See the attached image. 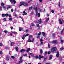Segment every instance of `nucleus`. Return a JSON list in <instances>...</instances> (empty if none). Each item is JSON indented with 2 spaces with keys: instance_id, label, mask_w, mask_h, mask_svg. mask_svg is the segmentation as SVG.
<instances>
[{
  "instance_id": "ea45409f",
  "label": "nucleus",
  "mask_w": 64,
  "mask_h": 64,
  "mask_svg": "<svg viewBox=\"0 0 64 64\" xmlns=\"http://www.w3.org/2000/svg\"><path fill=\"white\" fill-rule=\"evenodd\" d=\"M50 48V46L49 44H48V49H49Z\"/></svg>"
},
{
  "instance_id": "052dcab7",
  "label": "nucleus",
  "mask_w": 64,
  "mask_h": 64,
  "mask_svg": "<svg viewBox=\"0 0 64 64\" xmlns=\"http://www.w3.org/2000/svg\"><path fill=\"white\" fill-rule=\"evenodd\" d=\"M1 5L2 6H4V4L3 3H2L1 4Z\"/></svg>"
},
{
  "instance_id": "4be33fe9",
  "label": "nucleus",
  "mask_w": 64,
  "mask_h": 64,
  "mask_svg": "<svg viewBox=\"0 0 64 64\" xmlns=\"http://www.w3.org/2000/svg\"><path fill=\"white\" fill-rule=\"evenodd\" d=\"M32 26L33 27H34L35 26V24L33 23H32Z\"/></svg>"
},
{
  "instance_id": "58836bf2",
  "label": "nucleus",
  "mask_w": 64,
  "mask_h": 64,
  "mask_svg": "<svg viewBox=\"0 0 64 64\" xmlns=\"http://www.w3.org/2000/svg\"><path fill=\"white\" fill-rule=\"evenodd\" d=\"M0 46H3V44L1 43H0Z\"/></svg>"
},
{
  "instance_id": "8fccbe9b",
  "label": "nucleus",
  "mask_w": 64,
  "mask_h": 64,
  "mask_svg": "<svg viewBox=\"0 0 64 64\" xmlns=\"http://www.w3.org/2000/svg\"><path fill=\"white\" fill-rule=\"evenodd\" d=\"M5 15V16H6V17H7V16H8V14H6Z\"/></svg>"
},
{
  "instance_id": "a878e982",
  "label": "nucleus",
  "mask_w": 64,
  "mask_h": 64,
  "mask_svg": "<svg viewBox=\"0 0 64 64\" xmlns=\"http://www.w3.org/2000/svg\"><path fill=\"white\" fill-rule=\"evenodd\" d=\"M12 33L13 34H17V32H12Z\"/></svg>"
},
{
  "instance_id": "0eeeda50",
  "label": "nucleus",
  "mask_w": 64,
  "mask_h": 64,
  "mask_svg": "<svg viewBox=\"0 0 64 64\" xmlns=\"http://www.w3.org/2000/svg\"><path fill=\"white\" fill-rule=\"evenodd\" d=\"M59 55H60V54H59V52H57V54H56V57H59Z\"/></svg>"
},
{
  "instance_id": "4d7b16f0",
  "label": "nucleus",
  "mask_w": 64,
  "mask_h": 64,
  "mask_svg": "<svg viewBox=\"0 0 64 64\" xmlns=\"http://www.w3.org/2000/svg\"><path fill=\"white\" fill-rule=\"evenodd\" d=\"M4 21H6V19L5 18L4 19Z\"/></svg>"
},
{
  "instance_id": "13d9d810",
  "label": "nucleus",
  "mask_w": 64,
  "mask_h": 64,
  "mask_svg": "<svg viewBox=\"0 0 64 64\" xmlns=\"http://www.w3.org/2000/svg\"><path fill=\"white\" fill-rule=\"evenodd\" d=\"M59 7H60V2L58 4Z\"/></svg>"
},
{
  "instance_id": "2eb2a0df",
  "label": "nucleus",
  "mask_w": 64,
  "mask_h": 64,
  "mask_svg": "<svg viewBox=\"0 0 64 64\" xmlns=\"http://www.w3.org/2000/svg\"><path fill=\"white\" fill-rule=\"evenodd\" d=\"M38 11H39L40 12H42V10L40 9V8H38Z\"/></svg>"
},
{
  "instance_id": "39448f33",
  "label": "nucleus",
  "mask_w": 64,
  "mask_h": 64,
  "mask_svg": "<svg viewBox=\"0 0 64 64\" xmlns=\"http://www.w3.org/2000/svg\"><path fill=\"white\" fill-rule=\"evenodd\" d=\"M57 41L56 40H54L52 42H50V43H52V44H57L58 42H57Z\"/></svg>"
},
{
  "instance_id": "dca6fc26",
  "label": "nucleus",
  "mask_w": 64,
  "mask_h": 64,
  "mask_svg": "<svg viewBox=\"0 0 64 64\" xmlns=\"http://www.w3.org/2000/svg\"><path fill=\"white\" fill-rule=\"evenodd\" d=\"M23 60H20V62H19L18 64H21V63H22V62H23Z\"/></svg>"
},
{
  "instance_id": "f8f14e48",
  "label": "nucleus",
  "mask_w": 64,
  "mask_h": 64,
  "mask_svg": "<svg viewBox=\"0 0 64 64\" xmlns=\"http://www.w3.org/2000/svg\"><path fill=\"white\" fill-rule=\"evenodd\" d=\"M26 51V50L25 49H22L20 50V52H25Z\"/></svg>"
},
{
  "instance_id": "c85d7f7f",
  "label": "nucleus",
  "mask_w": 64,
  "mask_h": 64,
  "mask_svg": "<svg viewBox=\"0 0 64 64\" xmlns=\"http://www.w3.org/2000/svg\"><path fill=\"white\" fill-rule=\"evenodd\" d=\"M32 6H31L29 8V10H32Z\"/></svg>"
},
{
  "instance_id": "cd10ccee",
  "label": "nucleus",
  "mask_w": 64,
  "mask_h": 64,
  "mask_svg": "<svg viewBox=\"0 0 64 64\" xmlns=\"http://www.w3.org/2000/svg\"><path fill=\"white\" fill-rule=\"evenodd\" d=\"M28 42H32L31 40H30V39L28 40Z\"/></svg>"
},
{
  "instance_id": "3c124183",
  "label": "nucleus",
  "mask_w": 64,
  "mask_h": 64,
  "mask_svg": "<svg viewBox=\"0 0 64 64\" xmlns=\"http://www.w3.org/2000/svg\"><path fill=\"white\" fill-rule=\"evenodd\" d=\"M38 23L39 24H41L42 23V22L40 21Z\"/></svg>"
},
{
  "instance_id": "de8ad7c7",
  "label": "nucleus",
  "mask_w": 64,
  "mask_h": 64,
  "mask_svg": "<svg viewBox=\"0 0 64 64\" xmlns=\"http://www.w3.org/2000/svg\"><path fill=\"white\" fill-rule=\"evenodd\" d=\"M41 45H43V42H41Z\"/></svg>"
},
{
  "instance_id": "9d476101",
  "label": "nucleus",
  "mask_w": 64,
  "mask_h": 64,
  "mask_svg": "<svg viewBox=\"0 0 64 64\" xmlns=\"http://www.w3.org/2000/svg\"><path fill=\"white\" fill-rule=\"evenodd\" d=\"M31 50H30V48H28L27 50V53H29V51H30Z\"/></svg>"
},
{
  "instance_id": "7ed1b4c3",
  "label": "nucleus",
  "mask_w": 64,
  "mask_h": 64,
  "mask_svg": "<svg viewBox=\"0 0 64 64\" xmlns=\"http://www.w3.org/2000/svg\"><path fill=\"white\" fill-rule=\"evenodd\" d=\"M56 50H57V48H52L51 50V51L52 53H53V52H54L56 51Z\"/></svg>"
},
{
  "instance_id": "20e7f679",
  "label": "nucleus",
  "mask_w": 64,
  "mask_h": 64,
  "mask_svg": "<svg viewBox=\"0 0 64 64\" xmlns=\"http://www.w3.org/2000/svg\"><path fill=\"white\" fill-rule=\"evenodd\" d=\"M34 10H35L36 12V16L38 15V8L36 7V8H34Z\"/></svg>"
},
{
  "instance_id": "09e8293b",
  "label": "nucleus",
  "mask_w": 64,
  "mask_h": 64,
  "mask_svg": "<svg viewBox=\"0 0 64 64\" xmlns=\"http://www.w3.org/2000/svg\"><path fill=\"white\" fill-rule=\"evenodd\" d=\"M40 37V36L38 35L37 37V38H39Z\"/></svg>"
},
{
  "instance_id": "aec40b11",
  "label": "nucleus",
  "mask_w": 64,
  "mask_h": 64,
  "mask_svg": "<svg viewBox=\"0 0 64 64\" xmlns=\"http://www.w3.org/2000/svg\"><path fill=\"white\" fill-rule=\"evenodd\" d=\"M29 54L30 55H31L32 56H34V54L32 53H29Z\"/></svg>"
},
{
  "instance_id": "4c0bfd02",
  "label": "nucleus",
  "mask_w": 64,
  "mask_h": 64,
  "mask_svg": "<svg viewBox=\"0 0 64 64\" xmlns=\"http://www.w3.org/2000/svg\"><path fill=\"white\" fill-rule=\"evenodd\" d=\"M34 38H33L32 40H31L32 42L33 43V42H34Z\"/></svg>"
},
{
  "instance_id": "c9c22d12",
  "label": "nucleus",
  "mask_w": 64,
  "mask_h": 64,
  "mask_svg": "<svg viewBox=\"0 0 64 64\" xmlns=\"http://www.w3.org/2000/svg\"><path fill=\"white\" fill-rule=\"evenodd\" d=\"M2 17H5V15L4 14H3L2 15Z\"/></svg>"
},
{
  "instance_id": "79ce46f5",
  "label": "nucleus",
  "mask_w": 64,
  "mask_h": 64,
  "mask_svg": "<svg viewBox=\"0 0 64 64\" xmlns=\"http://www.w3.org/2000/svg\"><path fill=\"white\" fill-rule=\"evenodd\" d=\"M52 13H54V11L53 10H52Z\"/></svg>"
},
{
  "instance_id": "6ab92c4d",
  "label": "nucleus",
  "mask_w": 64,
  "mask_h": 64,
  "mask_svg": "<svg viewBox=\"0 0 64 64\" xmlns=\"http://www.w3.org/2000/svg\"><path fill=\"white\" fill-rule=\"evenodd\" d=\"M10 57L9 56H8L7 57V61H8L9 60V58Z\"/></svg>"
},
{
  "instance_id": "49530a36",
  "label": "nucleus",
  "mask_w": 64,
  "mask_h": 64,
  "mask_svg": "<svg viewBox=\"0 0 64 64\" xmlns=\"http://www.w3.org/2000/svg\"><path fill=\"white\" fill-rule=\"evenodd\" d=\"M35 58L36 59H37L38 58V56H36L35 57Z\"/></svg>"
},
{
  "instance_id": "a18cd8bd",
  "label": "nucleus",
  "mask_w": 64,
  "mask_h": 64,
  "mask_svg": "<svg viewBox=\"0 0 64 64\" xmlns=\"http://www.w3.org/2000/svg\"><path fill=\"white\" fill-rule=\"evenodd\" d=\"M40 52L41 54H42L43 53V51H42V50H41L40 51Z\"/></svg>"
},
{
  "instance_id": "680f3d73",
  "label": "nucleus",
  "mask_w": 64,
  "mask_h": 64,
  "mask_svg": "<svg viewBox=\"0 0 64 64\" xmlns=\"http://www.w3.org/2000/svg\"><path fill=\"white\" fill-rule=\"evenodd\" d=\"M23 58V57H21L20 58V60H22V58Z\"/></svg>"
},
{
  "instance_id": "c03bdc74",
  "label": "nucleus",
  "mask_w": 64,
  "mask_h": 64,
  "mask_svg": "<svg viewBox=\"0 0 64 64\" xmlns=\"http://www.w3.org/2000/svg\"><path fill=\"white\" fill-rule=\"evenodd\" d=\"M41 32H39V33H38V35H39L40 36V35H41Z\"/></svg>"
},
{
  "instance_id": "f704fd0d",
  "label": "nucleus",
  "mask_w": 64,
  "mask_h": 64,
  "mask_svg": "<svg viewBox=\"0 0 64 64\" xmlns=\"http://www.w3.org/2000/svg\"><path fill=\"white\" fill-rule=\"evenodd\" d=\"M37 26L38 28H39V27H40V25L39 24H38L37 25Z\"/></svg>"
},
{
  "instance_id": "bb28decb",
  "label": "nucleus",
  "mask_w": 64,
  "mask_h": 64,
  "mask_svg": "<svg viewBox=\"0 0 64 64\" xmlns=\"http://www.w3.org/2000/svg\"><path fill=\"white\" fill-rule=\"evenodd\" d=\"M47 59V57H46L44 58V61H46Z\"/></svg>"
},
{
  "instance_id": "f3484780",
  "label": "nucleus",
  "mask_w": 64,
  "mask_h": 64,
  "mask_svg": "<svg viewBox=\"0 0 64 64\" xmlns=\"http://www.w3.org/2000/svg\"><path fill=\"white\" fill-rule=\"evenodd\" d=\"M7 7H8V8H7V10H8L9 9H10V8H11V6H7Z\"/></svg>"
},
{
  "instance_id": "5701e85b",
  "label": "nucleus",
  "mask_w": 64,
  "mask_h": 64,
  "mask_svg": "<svg viewBox=\"0 0 64 64\" xmlns=\"http://www.w3.org/2000/svg\"><path fill=\"white\" fill-rule=\"evenodd\" d=\"M38 58L40 60H41V56H40Z\"/></svg>"
},
{
  "instance_id": "69168bd1",
  "label": "nucleus",
  "mask_w": 64,
  "mask_h": 64,
  "mask_svg": "<svg viewBox=\"0 0 64 64\" xmlns=\"http://www.w3.org/2000/svg\"><path fill=\"white\" fill-rule=\"evenodd\" d=\"M52 36L53 37V38H54L55 37V34H53Z\"/></svg>"
},
{
  "instance_id": "f257e3e1",
  "label": "nucleus",
  "mask_w": 64,
  "mask_h": 64,
  "mask_svg": "<svg viewBox=\"0 0 64 64\" xmlns=\"http://www.w3.org/2000/svg\"><path fill=\"white\" fill-rule=\"evenodd\" d=\"M20 3L22 5H24V6H28V5L27 3L23 2H20Z\"/></svg>"
},
{
  "instance_id": "5fc2aeb1",
  "label": "nucleus",
  "mask_w": 64,
  "mask_h": 64,
  "mask_svg": "<svg viewBox=\"0 0 64 64\" xmlns=\"http://www.w3.org/2000/svg\"><path fill=\"white\" fill-rule=\"evenodd\" d=\"M4 32L6 33H8V32L7 30L5 31Z\"/></svg>"
},
{
  "instance_id": "a211bd4d",
  "label": "nucleus",
  "mask_w": 64,
  "mask_h": 64,
  "mask_svg": "<svg viewBox=\"0 0 64 64\" xmlns=\"http://www.w3.org/2000/svg\"><path fill=\"white\" fill-rule=\"evenodd\" d=\"M28 35H29V34H27L26 35H23L24 37H27V36H28Z\"/></svg>"
},
{
  "instance_id": "a19ab883",
  "label": "nucleus",
  "mask_w": 64,
  "mask_h": 64,
  "mask_svg": "<svg viewBox=\"0 0 64 64\" xmlns=\"http://www.w3.org/2000/svg\"><path fill=\"white\" fill-rule=\"evenodd\" d=\"M63 42H64V41L63 40H61V43L62 44V43H63Z\"/></svg>"
},
{
  "instance_id": "37998d69",
  "label": "nucleus",
  "mask_w": 64,
  "mask_h": 64,
  "mask_svg": "<svg viewBox=\"0 0 64 64\" xmlns=\"http://www.w3.org/2000/svg\"><path fill=\"white\" fill-rule=\"evenodd\" d=\"M64 29H63L62 31V32H61V34H62V33H63V32H64Z\"/></svg>"
},
{
  "instance_id": "e433bc0d",
  "label": "nucleus",
  "mask_w": 64,
  "mask_h": 64,
  "mask_svg": "<svg viewBox=\"0 0 64 64\" xmlns=\"http://www.w3.org/2000/svg\"><path fill=\"white\" fill-rule=\"evenodd\" d=\"M11 58L12 59H15V57L13 56H11Z\"/></svg>"
},
{
  "instance_id": "603ef678",
  "label": "nucleus",
  "mask_w": 64,
  "mask_h": 64,
  "mask_svg": "<svg viewBox=\"0 0 64 64\" xmlns=\"http://www.w3.org/2000/svg\"><path fill=\"white\" fill-rule=\"evenodd\" d=\"M23 40H25V36H23L22 38Z\"/></svg>"
},
{
  "instance_id": "72a5a7b5",
  "label": "nucleus",
  "mask_w": 64,
  "mask_h": 64,
  "mask_svg": "<svg viewBox=\"0 0 64 64\" xmlns=\"http://www.w3.org/2000/svg\"><path fill=\"white\" fill-rule=\"evenodd\" d=\"M9 49V48L8 47H6V49L7 50L8 49Z\"/></svg>"
},
{
  "instance_id": "7c9ffc66",
  "label": "nucleus",
  "mask_w": 64,
  "mask_h": 64,
  "mask_svg": "<svg viewBox=\"0 0 64 64\" xmlns=\"http://www.w3.org/2000/svg\"><path fill=\"white\" fill-rule=\"evenodd\" d=\"M16 50L17 52H18V48L17 47H16Z\"/></svg>"
},
{
  "instance_id": "bf43d9fd",
  "label": "nucleus",
  "mask_w": 64,
  "mask_h": 64,
  "mask_svg": "<svg viewBox=\"0 0 64 64\" xmlns=\"http://www.w3.org/2000/svg\"><path fill=\"white\" fill-rule=\"evenodd\" d=\"M43 1V0H40V3H42V1Z\"/></svg>"
},
{
  "instance_id": "6e6552de",
  "label": "nucleus",
  "mask_w": 64,
  "mask_h": 64,
  "mask_svg": "<svg viewBox=\"0 0 64 64\" xmlns=\"http://www.w3.org/2000/svg\"><path fill=\"white\" fill-rule=\"evenodd\" d=\"M23 16H25V15H26L27 14V13H26L24 11L23 12Z\"/></svg>"
},
{
  "instance_id": "2f4dec72",
  "label": "nucleus",
  "mask_w": 64,
  "mask_h": 64,
  "mask_svg": "<svg viewBox=\"0 0 64 64\" xmlns=\"http://www.w3.org/2000/svg\"><path fill=\"white\" fill-rule=\"evenodd\" d=\"M0 54L1 55L3 54V52H2V51H0Z\"/></svg>"
},
{
  "instance_id": "f03ea898",
  "label": "nucleus",
  "mask_w": 64,
  "mask_h": 64,
  "mask_svg": "<svg viewBox=\"0 0 64 64\" xmlns=\"http://www.w3.org/2000/svg\"><path fill=\"white\" fill-rule=\"evenodd\" d=\"M59 22H60V24L61 25L62 24V23H64V21L62 19H59Z\"/></svg>"
},
{
  "instance_id": "4468645a",
  "label": "nucleus",
  "mask_w": 64,
  "mask_h": 64,
  "mask_svg": "<svg viewBox=\"0 0 64 64\" xmlns=\"http://www.w3.org/2000/svg\"><path fill=\"white\" fill-rule=\"evenodd\" d=\"M49 20H50V19L49 18H46V22H48L49 21Z\"/></svg>"
},
{
  "instance_id": "6e6d98bb",
  "label": "nucleus",
  "mask_w": 64,
  "mask_h": 64,
  "mask_svg": "<svg viewBox=\"0 0 64 64\" xmlns=\"http://www.w3.org/2000/svg\"><path fill=\"white\" fill-rule=\"evenodd\" d=\"M27 56V54H25L23 56L24 57H26Z\"/></svg>"
},
{
  "instance_id": "e2e57ef3",
  "label": "nucleus",
  "mask_w": 64,
  "mask_h": 64,
  "mask_svg": "<svg viewBox=\"0 0 64 64\" xmlns=\"http://www.w3.org/2000/svg\"><path fill=\"white\" fill-rule=\"evenodd\" d=\"M37 6H38V7H40V5H39V4H37Z\"/></svg>"
},
{
  "instance_id": "393cba45",
  "label": "nucleus",
  "mask_w": 64,
  "mask_h": 64,
  "mask_svg": "<svg viewBox=\"0 0 64 64\" xmlns=\"http://www.w3.org/2000/svg\"><path fill=\"white\" fill-rule=\"evenodd\" d=\"M64 50V48H61L60 50V51H62V50Z\"/></svg>"
},
{
  "instance_id": "774afa93",
  "label": "nucleus",
  "mask_w": 64,
  "mask_h": 64,
  "mask_svg": "<svg viewBox=\"0 0 64 64\" xmlns=\"http://www.w3.org/2000/svg\"><path fill=\"white\" fill-rule=\"evenodd\" d=\"M10 28L11 29V30H13V28L12 27H10Z\"/></svg>"
},
{
  "instance_id": "0e129e2a",
  "label": "nucleus",
  "mask_w": 64,
  "mask_h": 64,
  "mask_svg": "<svg viewBox=\"0 0 64 64\" xmlns=\"http://www.w3.org/2000/svg\"><path fill=\"white\" fill-rule=\"evenodd\" d=\"M47 52H45V55H47Z\"/></svg>"
},
{
  "instance_id": "473e14b6",
  "label": "nucleus",
  "mask_w": 64,
  "mask_h": 64,
  "mask_svg": "<svg viewBox=\"0 0 64 64\" xmlns=\"http://www.w3.org/2000/svg\"><path fill=\"white\" fill-rule=\"evenodd\" d=\"M9 20H10V21H12V18H10L9 19Z\"/></svg>"
},
{
  "instance_id": "338daca9",
  "label": "nucleus",
  "mask_w": 64,
  "mask_h": 64,
  "mask_svg": "<svg viewBox=\"0 0 64 64\" xmlns=\"http://www.w3.org/2000/svg\"><path fill=\"white\" fill-rule=\"evenodd\" d=\"M11 11L12 12H13L14 11V10L13 9H11Z\"/></svg>"
},
{
  "instance_id": "423d86ee",
  "label": "nucleus",
  "mask_w": 64,
  "mask_h": 64,
  "mask_svg": "<svg viewBox=\"0 0 64 64\" xmlns=\"http://www.w3.org/2000/svg\"><path fill=\"white\" fill-rule=\"evenodd\" d=\"M10 2L12 3L13 2H14V4L16 3V2L15 0H10Z\"/></svg>"
},
{
  "instance_id": "1a4fd4ad",
  "label": "nucleus",
  "mask_w": 64,
  "mask_h": 64,
  "mask_svg": "<svg viewBox=\"0 0 64 64\" xmlns=\"http://www.w3.org/2000/svg\"><path fill=\"white\" fill-rule=\"evenodd\" d=\"M42 35L44 36V37H45V36H46V34H45V32H42Z\"/></svg>"
},
{
  "instance_id": "ddd939ff",
  "label": "nucleus",
  "mask_w": 64,
  "mask_h": 64,
  "mask_svg": "<svg viewBox=\"0 0 64 64\" xmlns=\"http://www.w3.org/2000/svg\"><path fill=\"white\" fill-rule=\"evenodd\" d=\"M52 58V56H50L49 59V60H51Z\"/></svg>"
},
{
  "instance_id": "b1692460",
  "label": "nucleus",
  "mask_w": 64,
  "mask_h": 64,
  "mask_svg": "<svg viewBox=\"0 0 64 64\" xmlns=\"http://www.w3.org/2000/svg\"><path fill=\"white\" fill-rule=\"evenodd\" d=\"M32 37H33V36L32 35H30V36L29 37V38L31 39V38Z\"/></svg>"
},
{
  "instance_id": "864d4df0",
  "label": "nucleus",
  "mask_w": 64,
  "mask_h": 64,
  "mask_svg": "<svg viewBox=\"0 0 64 64\" xmlns=\"http://www.w3.org/2000/svg\"><path fill=\"white\" fill-rule=\"evenodd\" d=\"M40 41L41 42H43V40H42V39L41 38L40 40Z\"/></svg>"
},
{
  "instance_id": "c756f323",
  "label": "nucleus",
  "mask_w": 64,
  "mask_h": 64,
  "mask_svg": "<svg viewBox=\"0 0 64 64\" xmlns=\"http://www.w3.org/2000/svg\"><path fill=\"white\" fill-rule=\"evenodd\" d=\"M38 17H40V13H39L38 14Z\"/></svg>"
},
{
  "instance_id": "9b49d317",
  "label": "nucleus",
  "mask_w": 64,
  "mask_h": 64,
  "mask_svg": "<svg viewBox=\"0 0 64 64\" xmlns=\"http://www.w3.org/2000/svg\"><path fill=\"white\" fill-rule=\"evenodd\" d=\"M24 29L23 28H20L19 31H20V32L21 31H24Z\"/></svg>"
},
{
  "instance_id": "412c9836",
  "label": "nucleus",
  "mask_w": 64,
  "mask_h": 64,
  "mask_svg": "<svg viewBox=\"0 0 64 64\" xmlns=\"http://www.w3.org/2000/svg\"><path fill=\"white\" fill-rule=\"evenodd\" d=\"M14 42H11V46H14Z\"/></svg>"
}]
</instances>
